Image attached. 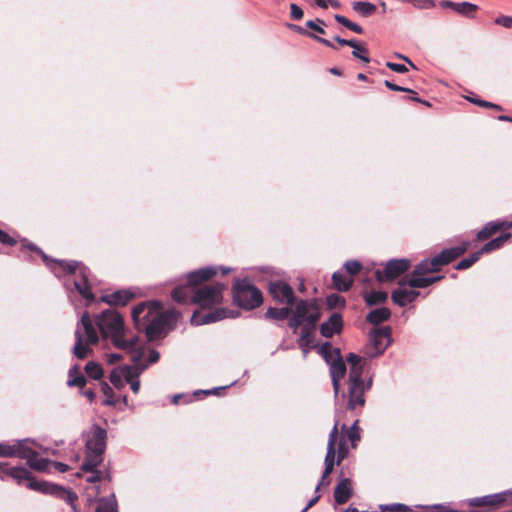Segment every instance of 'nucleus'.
Returning <instances> with one entry per match:
<instances>
[{"label": "nucleus", "instance_id": "f257e3e1", "mask_svg": "<svg viewBox=\"0 0 512 512\" xmlns=\"http://www.w3.org/2000/svg\"><path fill=\"white\" fill-rule=\"evenodd\" d=\"M98 330L104 338H109L118 349L128 353L141 349L136 347L138 337L128 336L122 316L117 311L108 309L98 315L95 321L87 312L82 314L75 330L76 341L73 347L75 357L84 359L92 352L91 346L99 341Z\"/></svg>", "mask_w": 512, "mask_h": 512}, {"label": "nucleus", "instance_id": "f03ea898", "mask_svg": "<svg viewBox=\"0 0 512 512\" xmlns=\"http://www.w3.org/2000/svg\"><path fill=\"white\" fill-rule=\"evenodd\" d=\"M134 325L138 330H144L150 340L159 337L165 326L175 320L174 312H163L159 301L144 302L132 309Z\"/></svg>", "mask_w": 512, "mask_h": 512}, {"label": "nucleus", "instance_id": "7ed1b4c3", "mask_svg": "<svg viewBox=\"0 0 512 512\" xmlns=\"http://www.w3.org/2000/svg\"><path fill=\"white\" fill-rule=\"evenodd\" d=\"M466 249L467 244L465 243L460 247L445 249L435 257L421 261L410 276V286L427 287L441 280L443 278L442 276H428V274L439 271L443 265L452 262L463 254Z\"/></svg>", "mask_w": 512, "mask_h": 512}, {"label": "nucleus", "instance_id": "20e7f679", "mask_svg": "<svg viewBox=\"0 0 512 512\" xmlns=\"http://www.w3.org/2000/svg\"><path fill=\"white\" fill-rule=\"evenodd\" d=\"M346 360L350 365L348 406L353 410L357 406H363L365 404L364 393L370 388L371 382L365 383L362 379L364 361L360 356L349 353Z\"/></svg>", "mask_w": 512, "mask_h": 512}, {"label": "nucleus", "instance_id": "39448f33", "mask_svg": "<svg viewBox=\"0 0 512 512\" xmlns=\"http://www.w3.org/2000/svg\"><path fill=\"white\" fill-rule=\"evenodd\" d=\"M27 247L32 251L38 252L57 277H60L61 271L75 273L78 270L79 274L81 275V279H77L74 281V286L76 290L84 299L88 301H92L94 299V295L92 294L90 286L88 284L87 271L85 267H80L79 263L76 261L64 262L49 260L47 255L44 254L35 245L28 244Z\"/></svg>", "mask_w": 512, "mask_h": 512}, {"label": "nucleus", "instance_id": "423d86ee", "mask_svg": "<svg viewBox=\"0 0 512 512\" xmlns=\"http://www.w3.org/2000/svg\"><path fill=\"white\" fill-rule=\"evenodd\" d=\"M29 440H16L13 443H0V457H18L25 459L30 468L45 472L48 469L49 462L45 458H40L38 454L28 446Z\"/></svg>", "mask_w": 512, "mask_h": 512}, {"label": "nucleus", "instance_id": "0eeeda50", "mask_svg": "<svg viewBox=\"0 0 512 512\" xmlns=\"http://www.w3.org/2000/svg\"><path fill=\"white\" fill-rule=\"evenodd\" d=\"M106 430L93 426L86 434V458L81 469L93 471L103 461V453L106 447Z\"/></svg>", "mask_w": 512, "mask_h": 512}, {"label": "nucleus", "instance_id": "6e6552de", "mask_svg": "<svg viewBox=\"0 0 512 512\" xmlns=\"http://www.w3.org/2000/svg\"><path fill=\"white\" fill-rule=\"evenodd\" d=\"M217 272L218 268L216 267H205L190 272L187 275L188 285L178 286L172 291L173 300L179 303H192V295L196 291L194 287L201 282L209 280Z\"/></svg>", "mask_w": 512, "mask_h": 512}, {"label": "nucleus", "instance_id": "1a4fd4ad", "mask_svg": "<svg viewBox=\"0 0 512 512\" xmlns=\"http://www.w3.org/2000/svg\"><path fill=\"white\" fill-rule=\"evenodd\" d=\"M234 301L238 306L251 310L263 302L261 291L246 280H238L233 287Z\"/></svg>", "mask_w": 512, "mask_h": 512}, {"label": "nucleus", "instance_id": "9d476101", "mask_svg": "<svg viewBox=\"0 0 512 512\" xmlns=\"http://www.w3.org/2000/svg\"><path fill=\"white\" fill-rule=\"evenodd\" d=\"M330 349L331 345L327 342L321 346L320 352L323 354L326 362L329 364L333 389L335 396H337L340 389V381L346 374V365L340 356L339 350H335L332 354Z\"/></svg>", "mask_w": 512, "mask_h": 512}, {"label": "nucleus", "instance_id": "9b49d317", "mask_svg": "<svg viewBox=\"0 0 512 512\" xmlns=\"http://www.w3.org/2000/svg\"><path fill=\"white\" fill-rule=\"evenodd\" d=\"M225 286L220 283L205 285L197 289L192 295V303L202 308L218 305L223 300V290Z\"/></svg>", "mask_w": 512, "mask_h": 512}, {"label": "nucleus", "instance_id": "f8f14e48", "mask_svg": "<svg viewBox=\"0 0 512 512\" xmlns=\"http://www.w3.org/2000/svg\"><path fill=\"white\" fill-rule=\"evenodd\" d=\"M391 344V328L384 326L375 327L370 333V343L367 346L366 353L369 357H376L384 353Z\"/></svg>", "mask_w": 512, "mask_h": 512}, {"label": "nucleus", "instance_id": "ddd939ff", "mask_svg": "<svg viewBox=\"0 0 512 512\" xmlns=\"http://www.w3.org/2000/svg\"><path fill=\"white\" fill-rule=\"evenodd\" d=\"M26 485L31 490L39 491L44 494L54 495L65 500L75 510L74 503L77 500V495L74 492L45 481L32 480L29 481Z\"/></svg>", "mask_w": 512, "mask_h": 512}, {"label": "nucleus", "instance_id": "4468645a", "mask_svg": "<svg viewBox=\"0 0 512 512\" xmlns=\"http://www.w3.org/2000/svg\"><path fill=\"white\" fill-rule=\"evenodd\" d=\"M131 354L132 373L127 376L125 382L130 384L131 390L136 394L140 390L139 376L148 368L147 364H144L142 359L145 354L144 349L135 350Z\"/></svg>", "mask_w": 512, "mask_h": 512}, {"label": "nucleus", "instance_id": "2eb2a0df", "mask_svg": "<svg viewBox=\"0 0 512 512\" xmlns=\"http://www.w3.org/2000/svg\"><path fill=\"white\" fill-rule=\"evenodd\" d=\"M305 324H316L320 319L321 312L315 301L300 300L296 302L292 312Z\"/></svg>", "mask_w": 512, "mask_h": 512}, {"label": "nucleus", "instance_id": "dca6fc26", "mask_svg": "<svg viewBox=\"0 0 512 512\" xmlns=\"http://www.w3.org/2000/svg\"><path fill=\"white\" fill-rule=\"evenodd\" d=\"M507 504H512V493L509 490L468 500V505L472 507L503 506Z\"/></svg>", "mask_w": 512, "mask_h": 512}, {"label": "nucleus", "instance_id": "f3484780", "mask_svg": "<svg viewBox=\"0 0 512 512\" xmlns=\"http://www.w3.org/2000/svg\"><path fill=\"white\" fill-rule=\"evenodd\" d=\"M342 435L339 438L338 443V463L342 459H344L348 454V448L346 446V441L349 440L354 448L357 442L360 440V433L358 429V420H356L350 428H347L346 425H342Z\"/></svg>", "mask_w": 512, "mask_h": 512}, {"label": "nucleus", "instance_id": "a211bd4d", "mask_svg": "<svg viewBox=\"0 0 512 512\" xmlns=\"http://www.w3.org/2000/svg\"><path fill=\"white\" fill-rule=\"evenodd\" d=\"M410 267V261L407 259H393L387 262L383 271L377 270L376 276L379 281L392 280L397 278Z\"/></svg>", "mask_w": 512, "mask_h": 512}, {"label": "nucleus", "instance_id": "6ab92c4d", "mask_svg": "<svg viewBox=\"0 0 512 512\" xmlns=\"http://www.w3.org/2000/svg\"><path fill=\"white\" fill-rule=\"evenodd\" d=\"M233 317H235L233 311L224 308H219L210 312L196 311L191 317V323L193 325L200 326L208 323L217 322L225 318Z\"/></svg>", "mask_w": 512, "mask_h": 512}, {"label": "nucleus", "instance_id": "aec40b11", "mask_svg": "<svg viewBox=\"0 0 512 512\" xmlns=\"http://www.w3.org/2000/svg\"><path fill=\"white\" fill-rule=\"evenodd\" d=\"M338 425L339 421H335L334 426L329 434L328 444H327V453L325 456V469L322 475L321 482L317 485L316 490L319 489V486L324 483L325 478L332 472L334 467V459H335V445L338 437Z\"/></svg>", "mask_w": 512, "mask_h": 512}, {"label": "nucleus", "instance_id": "412c9836", "mask_svg": "<svg viewBox=\"0 0 512 512\" xmlns=\"http://www.w3.org/2000/svg\"><path fill=\"white\" fill-rule=\"evenodd\" d=\"M269 292L273 299L281 304L290 305L294 302L292 287L283 281H273L269 284Z\"/></svg>", "mask_w": 512, "mask_h": 512}, {"label": "nucleus", "instance_id": "4be33fe9", "mask_svg": "<svg viewBox=\"0 0 512 512\" xmlns=\"http://www.w3.org/2000/svg\"><path fill=\"white\" fill-rule=\"evenodd\" d=\"M409 280L410 277L408 279H403L400 282V287L392 292L391 298L393 302L399 306H406L419 296V292L406 287V285H408L412 288L409 284Z\"/></svg>", "mask_w": 512, "mask_h": 512}, {"label": "nucleus", "instance_id": "5701e85b", "mask_svg": "<svg viewBox=\"0 0 512 512\" xmlns=\"http://www.w3.org/2000/svg\"><path fill=\"white\" fill-rule=\"evenodd\" d=\"M343 328L342 316L338 313H333L329 319L323 322L320 326V333L323 337L331 338L335 334H339Z\"/></svg>", "mask_w": 512, "mask_h": 512}, {"label": "nucleus", "instance_id": "b1692460", "mask_svg": "<svg viewBox=\"0 0 512 512\" xmlns=\"http://www.w3.org/2000/svg\"><path fill=\"white\" fill-rule=\"evenodd\" d=\"M0 471L2 475H7L13 478L18 484H22L24 481H32L33 479L30 476V473L27 469L22 467H4L1 465Z\"/></svg>", "mask_w": 512, "mask_h": 512}, {"label": "nucleus", "instance_id": "393cba45", "mask_svg": "<svg viewBox=\"0 0 512 512\" xmlns=\"http://www.w3.org/2000/svg\"><path fill=\"white\" fill-rule=\"evenodd\" d=\"M352 494L351 483L348 479L342 480L335 488L334 499L337 504L346 503Z\"/></svg>", "mask_w": 512, "mask_h": 512}, {"label": "nucleus", "instance_id": "a878e982", "mask_svg": "<svg viewBox=\"0 0 512 512\" xmlns=\"http://www.w3.org/2000/svg\"><path fill=\"white\" fill-rule=\"evenodd\" d=\"M512 222L506 221H497V222H489L487 223L478 233L477 238L484 240L489 238L492 234L502 228H511Z\"/></svg>", "mask_w": 512, "mask_h": 512}, {"label": "nucleus", "instance_id": "bb28decb", "mask_svg": "<svg viewBox=\"0 0 512 512\" xmlns=\"http://www.w3.org/2000/svg\"><path fill=\"white\" fill-rule=\"evenodd\" d=\"M132 366L123 365L112 370L110 374V382L116 387L121 388L124 385V380L130 375Z\"/></svg>", "mask_w": 512, "mask_h": 512}, {"label": "nucleus", "instance_id": "cd10ccee", "mask_svg": "<svg viewBox=\"0 0 512 512\" xmlns=\"http://www.w3.org/2000/svg\"><path fill=\"white\" fill-rule=\"evenodd\" d=\"M379 508L381 512H428L427 507L415 506L412 508L399 503L383 504Z\"/></svg>", "mask_w": 512, "mask_h": 512}, {"label": "nucleus", "instance_id": "c85d7f7f", "mask_svg": "<svg viewBox=\"0 0 512 512\" xmlns=\"http://www.w3.org/2000/svg\"><path fill=\"white\" fill-rule=\"evenodd\" d=\"M390 316H391L390 310L386 307H381V308H376V309L370 311L368 313V315L366 316V320L369 323L376 326V325L388 320L390 318Z\"/></svg>", "mask_w": 512, "mask_h": 512}, {"label": "nucleus", "instance_id": "c756f323", "mask_svg": "<svg viewBox=\"0 0 512 512\" xmlns=\"http://www.w3.org/2000/svg\"><path fill=\"white\" fill-rule=\"evenodd\" d=\"M132 298L128 291L119 290L110 295H106L102 300L110 305H125Z\"/></svg>", "mask_w": 512, "mask_h": 512}, {"label": "nucleus", "instance_id": "7c9ffc66", "mask_svg": "<svg viewBox=\"0 0 512 512\" xmlns=\"http://www.w3.org/2000/svg\"><path fill=\"white\" fill-rule=\"evenodd\" d=\"M332 280L334 287L339 291H347L353 283L352 277H347L340 271L333 273Z\"/></svg>", "mask_w": 512, "mask_h": 512}, {"label": "nucleus", "instance_id": "2f4dec72", "mask_svg": "<svg viewBox=\"0 0 512 512\" xmlns=\"http://www.w3.org/2000/svg\"><path fill=\"white\" fill-rule=\"evenodd\" d=\"M316 324H305L300 332L299 345L302 348L304 354L308 352V346L311 343V335L315 329Z\"/></svg>", "mask_w": 512, "mask_h": 512}, {"label": "nucleus", "instance_id": "473e14b6", "mask_svg": "<svg viewBox=\"0 0 512 512\" xmlns=\"http://www.w3.org/2000/svg\"><path fill=\"white\" fill-rule=\"evenodd\" d=\"M478 9H479L478 5H476L474 3L467 2V1L458 2L456 13L463 17H466L469 19H474L475 13Z\"/></svg>", "mask_w": 512, "mask_h": 512}, {"label": "nucleus", "instance_id": "72a5a7b5", "mask_svg": "<svg viewBox=\"0 0 512 512\" xmlns=\"http://www.w3.org/2000/svg\"><path fill=\"white\" fill-rule=\"evenodd\" d=\"M69 379L67 381V384L69 386H77V387H84L86 384V379L83 375L80 374V368L79 366L75 365L69 369L68 373Z\"/></svg>", "mask_w": 512, "mask_h": 512}, {"label": "nucleus", "instance_id": "f704fd0d", "mask_svg": "<svg viewBox=\"0 0 512 512\" xmlns=\"http://www.w3.org/2000/svg\"><path fill=\"white\" fill-rule=\"evenodd\" d=\"M510 237V233H504L499 237L487 242L480 250L481 253H489L493 250L499 249Z\"/></svg>", "mask_w": 512, "mask_h": 512}, {"label": "nucleus", "instance_id": "c9c22d12", "mask_svg": "<svg viewBox=\"0 0 512 512\" xmlns=\"http://www.w3.org/2000/svg\"><path fill=\"white\" fill-rule=\"evenodd\" d=\"M291 312H292L291 307H282V308L270 307L267 309L265 316L269 319L284 320L291 314Z\"/></svg>", "mask_w": 512, "mask_h": 512}, {"label": "nucleus", "instance_id": "e433bc0d", "mask_svg": "<svg viewBox=\"0 0 512 512\" xmlns=\"http://www.w3.org/2000/svg\"><path fill=\"white\" fill-rule=\"evenodd\" d=\"M96 512H117V503L114 496L101 498L98 502Z\"/></svg>", "mask_w": 512, "mask_h": 512}, {"label": "nucleus", "instance_id": "4c0bfd02", "mask_svg": "<svg viewBox=\"0 0 512 512\" xmlns=\"http://www.w3.org/2000/svg\"><path fill=\"white\" fill-rule=\"evenodd\" d=\"M352 8L355 12L364 17L370 16L376 11V6L374 4L364 1L354 2Z\"/></svg>", "mask_w": 512, "mask_h": 512}, {"label": "nucleus", "instance_id": "58836bf2", "mask_svg": "<svg viewBox=\"0 0 512 512\" xmlns=\"http://www.w3.org/2000/svg\"><path fill=\"white\" fill-rule=\"evenodd\" d=\"M386 299L387 293L383 291H372L365 295V301L369 306L383 303Z\"/></svg>", "mask_w": 512, "mask_h": 512}, {"label": "nucleus", "instance_id": "ea45409f", "mask_svg": "<svg viewBox=\"0 0 512 512\" xmlns=\"http://www.w3.org/2000/svg\"><path fill=\"white\" fill-rule=\"evenodd\" d=\"M85 371L87 375L95 380L102 378L103 369L97 362L90 361L85 365Z\"/></svg>", "mask_w": 512, "mask_h": 512}, {"label": "nucleus", "instance_id": "a19ab883", "mask_svg": "<svg viewBox=\"0 0 512 512\" xmlns=\"http://www.w3.org/2000/svg\"><path fill=\"white\" fill-rule=\"evenodd\" d=\"M351 48H353L352 55L355 58H357L365 63H368L370 61L369 57L367 56L368 50L364 45H362L358 41L354 40V46H351Z\"/></svg>", "mask_w": 512, "mask_h": 512}, {"label": "nucleus", "instance_id": "79ce46f5", "mask_svg": "<svg viewBox=\"0 0 512 512\" xmlns=\"http://www.w3.org/2000/svg\"><path fill=\"white\" fill-rule=\"evenodd\" d=\"M481 251L473 253L470 257L462 259L456 266V269L463 270L472 266L481 256Z\"/></svg>", "mask_w": 512, "mask_h": 512}, {"label": "nucleus", "instance_id": "37998d69", "mask_svg": "<svg viewBox=\"0 0 512 512\" xmlns=\"http://www.w3.org/2000/svg\"><path fill=\"white\" fill-rule=\"evenodd\" d=\"M361 267V263L357 260H349L344 264L345 270L351 275L357 274Z\"/></svg>", "mask_w": 512, "mask_h": 512}, {"label": "nucleus", "instance_id": "c03bdc74", "mask_svg": "<svg viewBox=\"0 0 512 512\" xmlns=\"http://www.w3.org/2000/svg\"><path fill=\"white\" fill-rule=\"evenodd\" d=\"M494 23L496 25L502 26L504 28H511L512 27V16L500 15L495 18Z\"/></svg>", "mask_w": 512, "mask_h": 512}, {"label": "nucleus", "instance_id": "a18cd8bd", "mask_svg": "<svg viewBox=\"0 0 512 512\" xmlns=\"http://www.w3.org/2000/svg\"><path fill=\"white\" fill-rule=\"evenodd\" d=\"M411 4L418 9H432L435 7L434 0H413Z\"/></svg>", "mask_w": 512, "mask_h": 512}, {"label": "nucleus", "instance_id": "49530a36", "mask_svg": "<svg viewBox=\"0 0 512 512\" xmlns=\"http://www.w3.org/2000/svg\"><path fill=\"white\" fill-rule=\"evenodd\" d=\"M344 299L336 294H332L327 297V304L330 308H335L337 306H343L344 305Z\"/></svg>", "mask_w": 512, "mask_h": 512}, {"label": "nucleus", "instance_id": "de8ad7c7", "mask_svg": "<svg viewBox=\"0 0 512 512\" xmlns=\"http://www.w3.org/2000/svg\"><path fill=\"white\" fill-rule=\"evenodd\" d=\"M319 24H324V21L319 18H317L316 20H309L306 22V26L308 28L320 34H324L325 30Z\"/></svg>", "mask_w": 512, "mask_h": 512}, {"label": "nucleus", "instance_id": "09e8293b", "mask_svg": "<svg viewBox=\"0 0 512 512\" xmlns=\"http://www.w3.org/2000/svg\"><path fill=\"white\" fill-rule=\"evenodd\" d=\"M303 10L295 3L290 4V16L294 20H300L303 18Z\"/></svg>", "mask_w": 512, "mask_h": 512}, {"label": "nucleus", "instance_id": "8fccbe9b", "mask_svg": "<svg viewBox=\"0 0 512 512\" xmlns=\"http://www.w3.org/2000/svg\"><path fill=\"white\" fill-rule=\"evenodd\" d=\"M385 86L392 90V91H399V92H407V93H412V94H415V92L409 88H406V87H402V86H399V85H396L388 80H386L384 82Z\"/></svg>", "mask_w": 512, "mask_h": 512}, {"label": "nucleus", "instance_id": "3c124183", "mask_svg": "<svg viewBox=\"0 0 512 512\" xmlns=\"http://www.w3.org/2000/svg\"><path fill=\"white\" fill-rule=\"evenodd\" d=\"M386 66L391 69L394 72L397 73H406L408 72V68L404 64L394 63V62H387Z\"/></svg>", "mask_w": 512, "mask_h": 512}, {"label": "nucleus", "instance_id": "603ef678", "mask_svg": "<svg viewBox=\"0 0 512 512\" xmlns=\"http://www.w3.org/2000/svg\"><path fill=\"white\" fill-rule=\"evenodd\" d=\"M102 391H103V393L107 397L105 403L108 404V405L114 404L115 403L114 400L111 399L113 391H112L111 387L107 383H103L102 384Z\"/></svg>", "mask_w": 512, "mask_h": 512}, {"label": "nucleus", "instance_id": "864d4df0", "mask_svg": "<svg viewBox=\"0 0 512 512\" xmlns=\"http://www.w3.org/2000/svg\"><path fill=\"white\" fill-rule=\"evenodd\" d=\"M291 317L289 319L288 325L291 329H293L294 332H296L299 328V326L303 323L301 319H299L298 316H296L294 313H291Z\"/></svg>", "mask_w": 512, "mask_h": 512}, {"label": "nucleus", "instance_id": "5fc2aeb1", "mask_svg": "<svg viewBox=\"0 0 512 512\" xmlns=\"http://www.w3.org/2000/svg\"><path fill=\"white\" fill-rule=\"evenodd\" d=\"M48 462H49V466H48V469L46 471H48L50 469L51 466H54L56 470H58L59 472H66L68 470V465L62 463V462H54V461H51V460H48L46 459Z\"/></svg>", "mask_w": 512, "mask_h": 512}, {"label": "nucleus", "instance_id": "6e6d98bb", "mask_svg": "<svg viewBox=\"0 0 512 512\" xmlns=\"http://www.w3.org/2000/svg\"><path fill=\"white\" fill-rule=\"evenodd\" d=\"M0 242L3 244L14 245L16 241L11 238L6 232L0 230Z\"/></svg>", "mask_w": 512, "mask_h": 512}, {"label": "nucleus", "instance_id": "4d7b16f0", "mask_svg": "<svg viewBox=\"0 0 512 512\" xmlns=\"http://www.w3.org/2000/svg\"><path fill=\"white\" fill-rule=\"evenodd\" d=\"M427 508H429V511L430 512H433L434 510L436 512H456L455 510L449 508L448 506H444V505H434V506H426Z\"/></svg>", "mask_w": 512, "mask_h": 512}, {"label": "nucleus", "instance_id": "13d9d810", "mask_svg": "<svg viewBox=\"0 0 512 512\" xmlns=\"http://www.w3.org/2000/svg\"><path fill=\"white\" fill-rule=\"evenodd\" d=\"M289 27L294 30L295 32L301 34V35H304V36H309V37H312L315 36L314 34L308 32L307 30H305L304 28L298 26V25H294V24H290Z\"/></svg>", "mask_w": 512, "mask_h": 512}, {"label": "nucleus", "instance_id": "bf43d9fd", "mask_svg": "<svg viewBox=\"0 0 512 512\" xmlns=\"http://www.w3.org/2000/svg\"><path fill=\"white\" fill-rule=\"evenodd\" d=\"M458 2L450 1V0H443L440 2V6L442 8H449L456 12Z\"/></svg>", "mask_w": 512, "mask_h": 512}, {"label": "nucleus", "instance_id": "052dcab7", "mask_svg": "<svg viewBox=\"0 0 512 512\" xmlns=\"http://www.w3.org/2000/svg\"><path fill=\"white\" fill-rule=\"evenodd\" d=\"M469 100L479 106H484V107H491V108H495V109H498L500 110V106L496 105V104H493V103H490V102H486V101H482V100H474V99H470Z\"/></svg>", "mask_w": 512, "mask_h": 512}, {"label": "nucleus", "instance_id": "680f3d73", "mask_svg": "<svg viewBox=\"0 0 512 512\" xmlns=\"http://www.w3.org/2000/svg\"><path fill=\"white\" fill-rule=\"evenodd\" d=\"M334 18H335V20H336L339 24H341V25L345 26L346 28H349V26H350V24H351V22H352V21H350L348 18H346L345 16H342V15H339V14H336V15L334 16Z\"/></svg>", "mask_w": 512, "mask_h": 512}, {"label": "nucleus", "instance_id": "e2e57ef3", "mask_svg": "<svg viewBox=\"0 0 512 512\" xmlns=\"http://www.w3.org/2000/svg\"><path fill=\"white\" fill-rule=\"evenodd\" d=\"M160 354L156 350H151L149 352V358L148 363H146L148 366L149 364L156 363L159 360Z\"/></svg>", "mask_w": 512, "mask_h": 512}, {"label": "nucleus", "instance_id": "0e129e2a", "mask_svg": "<svg viewBox=\"0 0 512 512\" xmlns=\"http://www.w3.org/2000/svg\"><path fill=\"white\" fill-rule=\"evenodd\" d=\"M313 39H315L316 41L322 43L323 45L329 47V48H332V49H337V47L329 40L327 39H324V38H321V37H318V36H313Z\"/></svg>", "mask_w": 512, "mask_h": 512}, {"label": "nucleus", "instance_id": "69168bd1", "mask_svg": "<svg viewBox=\"0 0 512 512\" xmlns=\"http://www.w3.org/2000/svg\"><path fill=\"white\" fill-rule=\"evenodd\" d=\"M122 358L121 354L118 353H111L107 355V361L110 364H114L118 362Z\"/></svg>", "mask_w": 512, "mask_h": 512}, {"label": "nucleus", "instance_id": "338daca9", "mask_svg": "<svg viewBox=\"0 0 512 512\" xmlns=\"http://www.w3.org/2000/svg\"><path fill=\"white\" fill-rule=\"evenodd\" d=\"M335 41H337L339 44L341 45H347V46H354V40H347V39H342L338 36H336L335 38Z\"/></svg>", "mask_w": 512, "mask_h": 512}, {"label": "nucleus", "instance_id": "774afa93", "mask_svg": "<svg viewBox=\"0 0 512 512\" xmlns=\"http://www.w3.org/2000/svg\"><path fill=\"white\" fill-rule=\"evenodd\" d=\"M348 29L352 30L353 32H355L357 34H362L363 33V28L360 25H358V24H356L354 22H351V24H350Z\"/></svg>", "mask_w": 512, "mask_h": 512}]
</instances>
